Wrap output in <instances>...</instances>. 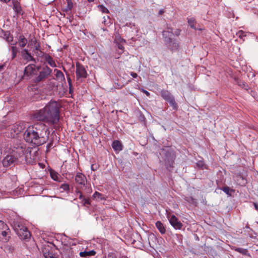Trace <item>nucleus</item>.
<instances>
[{
	"mask_svg": "<svg viewBox=\"0 0 258 258\" xmlns=\"http://www.w3.org/2000/svg\"><path fill=\"white\" fill-rule=\"evenodd\" d=\"M48 129L44 123L39 122L29 126L23 135L25 141L36 146L45 144L49 138Z\"/></svg>",
	"mask_w": 258,
	"mask_h": 258,
	"instance_id": "1",
	"label": "nucleus"
},
{
	"mask_svg": "<svg viewBox=\"0 0 258 258\" xmlns=\"http://www.w3.org/2000/svg\"><path fill=\"white\" fill-rule=\"evenodd\" d=\"M59 108L57 101L51 100L44 108L36 111L32 118L33 120L42 121L49 125H55L59 120Z\"/></svg>",
	"mask_w": 258,
	"mask_h": 258,
	"instance_id": "2",
	"label": "nucleus"
},
{
	"mask_svg": "<svg viewBox=\"0 0 258 258\" xmlns=\"http://www.w3.org/2000/svg\"><path fill=\"white\" fill-rule=\"evenodd\" d=\"M160 155L167 166L173 167L175 155L172 150L169 147H165L161 150Z\"/></svg>",
	"mask_w": 258,
	"mask_h": 258,
	"instance_id": "3",
	"label": "nucleus"
},
{
	"mask_svg": "<svg viewBox=\"0 0 258 258\" xmlns=\"http://www.w3.org/2000/svg\"><path fill=\"white\" fill-rule=\"evenodd\" d=\"M10 238L11 231L8 226L0 220V241L6 243L9 241Z\"/></svg>",
	"mask_w": 258,
	"mask_h": 258,
	"instance_id": "4",
	"label": "nucleus"
},
{
	"mask_svg": "<svg viewBox=\"0 0 258 258\" xmlns=\"http://www.w3.org/2000/svg\"><path fill=\"white\" fill-rule=\"evenodd\" d=\"M161 95L163 98L169 103L174 110L177 109L178 106L174 97L169 91L166 90H162L161 91Z\"/></svg>",
	"mask_w": 258,
	"mask_h": 258,
	"instance_id": "5",
	"label": "nucleus"
},
{
	"mask_svg": "<svg viewBox=\"0 0 258 258\" xmlns=\"http://www.w3.org/2000/svg\"><path fill=\"white\" fill-rule=\"evenodd\" d=\"M76 74L77 80L82 82L88 76L87 71L84 66L82 65L79 62H77L76 63Z\"/></svg>",
	"mask_w": 258,
	"mask_h": 258,
	"instance_id": "6",
	"label": "nucleus"
},
{
	"mask_svg": "<svg viewBox=\"0 0 258 258\" xmlns=\"http://www.w3.org/2000/svg\"><path fill=\"white\" fill-rule=\"evenodd\" d=\"M52 72V70L48 67H43L39 72V75L34 79V82L38 83L48 77Z\"/></svg>",
	"mask_w": 258,
	"mask_h": 258,
	"instance_id": "7",
	"label": "nucleus"
},
{
	"mask_svg": "<svg viewBox=\"0 0 258 258\" xmlns=\"http://www.w3.org/2000/svg\"><path fill=\"white\" fill-rule=\"evenodd\" d=\"M162 35L164 38V41L167 44L172 43L174 33L173 32V29L171 27H167V30L162 31Z\"/></svg>",
	"mask_w": 258,
	"mask_h": 258,
	"instance_id": "8",
	"label": "nucleus"
},
{
	"mask_svg": "<svg viewBox=\"0 0 258 258\" xmlns=\"http://www.w3.org/2000/svg\"><path fill=\"white\" fill-rule=\"evenodd\" d=\"M168 219L170 224L176 229H181L183 225L174 215H168Z\"/></svg>",
	"mask_w": 258,
	"mask_h": 258,
	"instance_id": "9",
	"label": "nucleus"
},
{
	"mask_svg": "<svg viewBox=\"0 0 258 258\" xmlns=\"http://www.w3.org/2000/svg\"><path fill=\"white\" fill-rule=\"evenodd\" d=\"M75 181L80 187L84 186L87 183V179L85 175L81 173H77L75 176Z\"/></svg>",
	"mask_w": 258,
	"mask_h": 258,
	"instance_id": "10",
	"label": "nucleus"
},
{
	"mask_svg": "<svg viewBox=\"0 0 258 258\" xmlns=\"http://www.w3.org/2000/svg\"><path fill=\"white\" fill-rule=\"evenodd\" d=\"M14 148L15 149L13 150L12 154L17 157V159L19 157L23 156L27 151L25 147L23 146H18L17 147H14Z\"/></svg>",
	"mask_w": 258,
	"mask_h": 258,
	"instance_id": "11",
	"label": "nucleus"
},
{
	"mask_svg": "<svg viewBox=\"0 0 258 258\" xmlns=\"http://www.w3.org/2000/svg\"><path fill=\"white\" fill-rule=\"evenodd\" d=\"M17 160V157L13 154L8 155L3 160V164L4 166L7 167L14 163Z\"/></svg>",
	"mask_w": 258,
	"mask_h": 258,
	"instance_id": "12",
	"label": "nucleus"
},
{
	"mask_svg": "<svg viewBox=\"0 0 258 258\" xmlns=\"http://www.w3.org/2000/svg\"><path fill=\"white\" fill-rule=\"evenodd\" d=\"M17 234L21 239L23 240L28 239L31 236L30 232L26 227L22 230H18Z\"/></svg>",
	"mask_w": 258,
	"mask_h": 258,
	"instance_id": "13",
	"label": "nucleus"
},
{
	"mask_svg": "<svg viewBox=\"0 0 258 258\" xmlns=\"http://www.w3.org/2000/svg\"><path fill=\"white\" fill-rule=\"evenodd\" d=\"M61 254L63 257L66 258H69L72 256L73 254V249L69 246H64L61 250Z\"/></svg>",
	"mask_w": 258,
	"mask_h": 258,
	"instance_id": "14",
	"label": "nucleus"
},
{
	"mask_svg": "<svg viewBox=\"0 0 258 258\" xmlns=\"http://www.w3.org/2000/svg\"><path fill=\"white\" fill-rule=\"evenodd\" d=\"M21 55L24 59L27 61H35V59L26 49H24L21 51Z\"/></svg>",
	"mask_w": 258,
	"mask_h": 258,
	"instance_id": "15",
	"label": "nucleus"
},
{
	"mask_svg": "<svg viewBox=\"0 0 258 258\" xmlns=\"http://www.w3.org/2000/svg\"><path fill=\"white\" fill-rule=\"evenodd\" d=\"M35 72V66L34 64H29L27 66L24 70V75H32Z\"/></svg>",
	"mask_w": 258,
	"mask_h": 258,
	"instance_id": "16",
	"label": "nucleus"
},
{
	"mask_svg": "<svg viewBox=\"0 0 258 258\" xmlns=\"http://www.w3.org/2000/svg\"><path fill=\"white\" fill-rule=\"evenodd\" d=\"M235 180L238 185L244 186L247 183V180L241 175H237L235 177Z\"/></svg>",
	"mask_w": 258,
	"mask_h": 258,
	"instance_id": "17",
	"label": "nucleus"
},
{
	"mask_svg": "<svg viewBox=\"0 0 258 258\" xmlns=\"http://www.w3.org/2000/svg\"><path fill=\"white\" fill-rule=\"evenodd\" d=\"M25 128L24 123H16L13 125L12 130L16 134H19Z\"/></svg>",
	"mask_w": 258,
	"mask_h": 258,
	"instance_id": "18",
	"label": "nucleus"
},
{
	"mask_svg": "<svg viewBox=\"0 0 258 258\" xmlns=\"http://www.w3.org/2000/svg\"><path fill=\"white\" fill-rule=\"evenodd\" d=\"M112 147L116 152H119L122 150V145L118 140L114 141L112 144Z\"/></svg>",
	"mask_w": 258,
	"mask_h": 258,
	"instance_id": "19",
	"label": "nucleus"
},
{
	"mask_svg": "<svg viewBox=\"0 0 258 258\" xmlns=\"http://www.w3.org/2000/svg\"><path fill=\"white\" fill-rule=\"evenodd\" d=\"M43 58L44 60L47 61L48 63L52 67H55L56 64L52 57L48 54H44Z\"/></svg>",
	"mask_w": 258,
	"mask_h": 258,
	"instance_id": "20",
	"label": "nucleus"
},
{
	"mask_svg": "<svg viewBox=\"0 0 258 258\" xmlns=\"http://www.w3.org/2000/svg\"><path fill=\"white\" fill-rule=\"evenodd\" d=\"M96 254V252L92 250L90 251H81L79 253V255L81 257H87L88 256L94 255Z\"/></svg>",
	"mask_w": 258,
	"mask_h": 258,
	"instance_id": "21",
	"label": "nucleus"
},
{
	"mask_svg": "<svg viewBox=\"0 0 258 258\" xmlns=\"http://www.w3.org/2000/svg\"><path fill=\"white\" fill-rule=\"evenodd\" d=\"M56 72V77L58 81L62 82L65 80V77L63 74L59 70L55 69L54 70Z\"/></svg>",
	"mask_w": 258,
	"mask_h": 258,
	"instance_id": "22",
	"label": "nucleus"
},
{
	"mask_svg": "<svg viewBox=\"0 0 258 258\" xmlns=\"http://www.w3.org/2000/svg\"><path fill=\"white\" fill-rule=\"evenodd\" d=\"M156 226L161 234H165L166 232V229L162 224V223L159 221L156 223Z\"/></svg>",
	"mask_w": 258,
	"mask_h": 258,
	"instance_id": "23",
	"label": "nucleus"
},
{
	"mask_svg": "<svg viewBox=\"0 0 258 258\" xmlns=\"http://www.w3.org/2000/svg\"><path fill=\"white\" fill-rule=\"evenodd\" d=\"M18 41L19 46L21 47H24L27 43V40L23 35L19 36Z\"/></svg>",
	"mask_w": 258,
	"mask_h": 258,
	"instance_id": "24",
	"label": "nucleus"
},
{
	"mask_svg": "<svg viewBox=\"0 0 258 258\" xmlns=\"http://www.w3.org/2000/svg\"><path fill=\"white\" fill-rule=\"evenodd\" d=\"M234 81L235 83H236L238 86L241 87L242 88H244L246 90H248V86L246 85L245 83L243 81H241L236 78H234Z\"/></svg>",
	"mask_w": 258,
	"mask_h": 258,
	"instance_id": "25",
	"label": "nucleus"
},
{
	"mask_svg": "<svg viewBox=\"0 0 258 258\" xmlns=\"http://www.w3.org/2000/svg\"><path fill=\"white\" fill-rule=\"evenodd\" d=\"M16 43L17 42H16L15 43H11V45H13L11 47L12 58H14L15 57H16L17 54L18 52V48L16 46H14L16 44Z\"/></svg>",
	"mask_w": 258,
	"mask_h": 258,
	"instance_id": "26",
	"label": "nucleus"
},
{
	"mask_svg": "<svg viewBox=\"0 0 258 258\" xmlns=\"http://www.w3.org/2000/svg\"><path fill=\"white\" fill-rule=\"evenodd\" d=\"M235 250L245 255L250 256L249 253L247 249L237 247L235 249Z\"/></svg>",
	"mask_w": 258,
	"mask_h": 258,
	"instance_id": "27",
	"label": "nucleus"
},
{
	"mask_svg": "<svg viewBox=\"0 0 258 258\" xmlns=\"http://www.w3.org/2000/svg\"><path fill=\"white\" fill-rule=\"evenodd\" d=\"M24 227H25L24 226L18 222H15L14 224V229L17 233H18V230H22Z\"/></svg>",
	"mask_w": 258,
	"mask_h": 258,
	"instance_id": "28",
	"label": "nucleus"
},
{
	"mask_svg": "<svg viewBox=\"0 0 258 258\" xmlns=\"http://www.w3.org/2000/svg\"><path fill=\"white\" fill-rule=\"evenodd\" d=\"M187 22H188V25L190 26V27L191 28L194 29L195 30L197 29V28L195 26V24H196V20L195 18H188Z\"/></svg>",
	"mask_w": 258,
	"mask_h": 258,
	"instance_id": "29",
	"label": "nucleus"
},
{
	"mask_svg": "<svg viewBox=\"0 0 258 258\" xmlns=\"http://www.w3.org/2000/svg\"><path fill=\"white\" fill-rule=\"evenodd\" d=\"M15 250V246L12 244H8L5 246V250L8 252H12Z\"/></svg>",
	"mask_w": 258,
	"mask_h": 258,
	"instance_id": "30",
	"label": "nucleus"
},
{
	"mask_svg": "<svg viewBox=\"0 0 258 258\" xmlns=\"http://www.w3.org/2000/svg\"><path fill=\"white\" fill-rule=\"evenodd\" d=\"M60 189H61V191H69L70 190V186L68 183H63L60 187Z\"/></svg>",
	"mask_w": 258,
	"mask_h": 258,
	"instance_id": "31",
	"label": "nucleus"
},
{
	"mask_svg": "<svg viewBox=\"0 0 258 258\" xmlns=\"http://www.w3.org/2000/svg\"><path fill=\"white\" fill-rule=\"evenodd\" d=\"M50 175H51V178L54 180L56 181H59V182L60 181L59 180V177H60V176L59 174H58L57 173L51 172L50 173Z\"/></svg>",
	"mask_w": 258,
	"mask_h": 258,
	"instance_id": "32",
	"label": "nucleus"
},
{
	"mask_svg": "<svg viewBox=\"0 0 258 258\" xmlns=\"http://www.w3.org/2000/svg\"><path fill=\"white\" fill-rule=\"evenodd\" d=\"M4 35L6 37V40L8 42L10 43L13 41V37L9 32H6Z\"/></svg>",
	"mask_w": 258,
	"mask_h": 258,
	"instance_id": "33",
	"label": "nucleus"
},
{
	"mask_svg": "<svg viewBox=\"0 0 258 258\" xmlns=\"http://www.w3.org/2000/svg\"><path fill=\"white\" fill-rule=\"evenodd\" d=\"M228 196H231V194H230V191H234L233 189H230L228 186H224L221 189Z\"/></svg>",
	"mask_w": 258,
	"mask_h": 258,
	"instance_id": "34",
	"label": "nucleus"
},
{
	"mask_svg": "<svg viewBox=\"0 0 258 258\" xmlns=\"http://www.w3.org/2000/svg\"><path fill=\"white\" fill-rule=\"evenodd\" d=\"M98 8H99L100 11H101L103 13H107V14H108V13H109V11L107 9V8H106V7L103 6V5H99L98 6Z\"/></svg>",
	"mask_w": 258,
	"mask_h": 258,
	"instance_id": "35",
	"label": "nucleus"
},
{
	"mask_svg": "<svg viewBox=\"0 0 258 258\" xmlns=\"http://www.w3.org/2000/svg\"><path fill=\"white\" fill-rule=\"evenodd\" d=\"M236 35L241 39H243V37L246 36L245 33L242 30L239 31L237 32Z\"/></svg>",
	"mask_w": 258,
	"mask_h": 258,
	"instance_id": "36",
	"label": "nucleus"
},
{
	"mask_svg": "<svg viewBox=\"0 0 258 258\" xmlns=\"http://www.w3.org/2000/svg\"><path fill=\"white\" fill-rule=\"evenodd\" d=\"M43 255L45 258H57L54 256L52 253L49 252H43Z\"/></svg>",
	"mask_w": 258,
	"mask_h": 258,
	"instance_id": "37",
	"label": "nucleus"
},
{
	"mask_svg": "<svg viewBox=\"0 0 258 258\" xmlns=\"http://www.w3.org/2000/svg\"><path fill=\"white\" fill-rule=\"evenodd\" d=\"M197 166L201 169H204L206 168V165L205 164L204 162L203 161H199L197 163Z\"/></svg>",
	"mask_w": 258,
	"mask_h": 258,
	"instance_id": "38",
	"label": "nucleus"
},
{
	"mask_svg": "<svg viewBox=\"0 0 258 258\" xmlns=\"http://www.w3.org/2000/svg\"><path fill=\"white\" fill-rule=\"evenodd\" d=\"M93 197L94 198H98V199H100L101 200L103 199L102 195L97 191L95 192V193L93 195Z\"/></svg>",
	"mask_w": 258,
	"mask_h": 258,
	"instance_id": "39",
	"label": "nucleus"
},
{
	"mask_svg": "<svg viewBox=\"0 0 258 258\" xmlns=\"http://www.w3.org/2000/svg\"><path fill=\"white\" fill-rule=\"evenodd\" d=\"M73 7V4L71 1L67 2V8L66 11H67L68 10H71Z\"/></svg>",
	"mask_w": 258,
	"mask_h": 258,
	"instance_id": "40",
	"label": "nucleus"
},
{
	"mask_svg": "<svg viewBox=\"0 0 258 258\" xmlns=\"http://www.w3.org/2000/svg\"><path fill=\"white\" fill-rule=\"evenodd\" d=\"M82 203L85 206L90 205V201L89 199H86L85 198H83L82 200Z\"/></svg>",
	"mask_w": 258,
	"mask_h": 258,
	"instance_id": "41",
	"label": "nucleus"
},
{
	"mask_svg": "<svg viewBox=\"0 0 258 258\" xmlns=\"http://www.w3.org/2000/svg\"><path fill=\"white\" fill-rule=\"evenodd\" d=\"M187 202L190 203L194 204L196 203L195 199H194L192 197H189L188 198V199H186Z\"/></svg>",
	"mask_w": 258,
	"mask_h": 258,
	"instance_id": "42",
	"label": "nucleus"
},
{
	"mask_svg": "<svg viewBox=\"0 0 258 258\" xmlns=\"http://www.w3.org/2000/svg\"><path fill=\"white\" fill-rule=\"evenodd\" d=\"M77 194L79 195V198L80 199L82 200L84 198V197L82 195V192L80 191H79V190L77 191Z\"/></svg>",
	"mask_w": 258,
	"mask_h": 258,
	"instance_id": "43",
	"label": "nucleus"
},
{
	"mask_svg": "<svg viewBox=\"0 0 258 258\" xmlns=\"http://www.w3.org/2000/svg\"><path fill=\"white\" fill-rule=\"evenodd\" d=\"M108 258H116V256L114 253H109L108 255Z\"/></svg>",
	"mask_w": 258,
	"mask_h": 258,
	"instance_id": "44",
	"label": "nucleus"
},
{
	"mask_svg": "<svg viewBox=\"0 0 258 258\" xmlns=\"http://www.w3.org/2000/svg\"><path fill=\"white\" fill-rule=\"evenodd\" d=\"M180 29H176L174 33V35H175L177 36H178L180 34Z\"/></svg>",
	"mask_w": 258,
	"mask_h": 258,
	"instance_id": "45",
	"label": "nucleus"
},
{
	"mask_svg": "<svg viewBox=\"0 0 258 258\" xmlns=\"http://www.w3.org/2000/svg\"><path fill=\"white\" fill-rule=\"evenodd\" d=\"M40 47V46L39 43H36V44H35V49L36 50H39Z\"/></svg>",
	"mask_w": 258,
	"mask_h": 258,
	"instance_id": "46",
	"label": "nucleus"
},
{
	"mask_svg": "<svg viewBox=\"0 0 258 258\" xmlns=\"http://www.w3.org/2000/svg\"><path fill=\"white\" fill-rule=\"evenodd\" d=\"M131 75L134 78H136L138 77V74L134 72H131Z\"/></svg>",
	"mask_w": 258,
	"mask_h": 258,
	"instance_id": "47",
	"label": "nucleus"
},
{
	"mask_svg": "<svg viewBox=\"0 0 258 258\" xmlns=\"http://www.w3.org/2000/svg\"><path fill=\"white\" fill-rule=\"evenodd\" d=\"M143 92H144L147 96H150V93L148 91H147L143 89Z\"/></svg>",
	"mask_w": 258,
	"mask_h": 258,
	"instance_id": "48",
	"label": "nucleus"
},
{
	"mask_svg": "<svg viewBox=\"0 0 258 258\" xmlns=\"http://www.w3.org/2000/svg\"><path fill=\"white\" fill-rule=\"evenodd\" d=\"M52 146V142H51V143H50L49 144H48V145H47V150H49V149L50 148H51Z\"/></svg>",
	"mask_w": 258,
	"mask_h": 258,
	"instance_id": "49",
	"label": "nucleus"
},
{
	"mask_svg": "<svg viewBox=\"0 0 258 258\" xmlns=\"http://www.w3.org/2000/svg\"><path fill=\"white\" fill-rule=\"evenodd\" d=\"M31 42H32V43H34V44H36V43H37V42H36V39H35V38H34V39H31Z\"/></svg>",
	"mask_w": 258,
	"mask_h": 258,
	"instance_id": "50",
	"label": "nucleus"
},
{
	"mask_svg": "<svg viewBox=\"0 0 258 258\" xmlns=\"http://www.w3.org/2000/svg\"><path fill=\"white\" fill-rule=\"evenodd\" d=\"M68 83L70 85V87L71 86V80L70 77L68 78Z\"/></svg>",
	"mask_w": 258,
	"mask_h": 258,
	"instance_id": "51",
	"label": "nucleus"
},
{
	"mask_svg": "<svg viewBox=\"0 0 258 258\" xmlns=\"http://www.w3.org/2000/svg\"><path fill=\"white\" fill-rule=\"evenodd\" d=\"M118 48L121 49V50H123L124 47L122 45H118Z\"/></svg>",
	"mask_w": 258,
	"mask_h": 258,
	"instance_id": "52",
	"label": "nucleus"
},
{
	"mask_svg": "<svg viewBox=\"0 0 258 258\" xmlns=\"http://www.w3.org/2000/svg\"><path fill=\"white\" fill-rule=\"evenodd\" d=\"M163 13H164V11L163 10H160L159 11V15H162Z\"/></svg>",
	"mask_w": 258,
	"mask_h": 258,
	"instance_id": "53",
	"label": "nucleus"
},
{
	"mask_svg": "<svg viewBox=\"0 0 258 258\" xmlns=\"http://www.w3.org/2000/svg\"><path fill=\"white\" fill-rule=\"evenodd\" d=\"M1 2H5V3H8L9 2L10 0H0Z\"/></svg>",
	"mask_w": 258,
	"mask_h": 258,
	"instance_id": "54",
	"label": "nucleus"
},
{
	"mask_svg": "<svg viewBox=\"0 0 258 258\" xmlns=\"http://www.w3.org/2000/svg\"><path fill=\"white\" fill-rule=\"evenodd\" d=\"M254 207H255V209L258 210V205L255 203L254 204Z\"/></svg>",
	"mask_w": 258,
	"mask_h": 258,
	"instance_id": "55",
	"label": "nucleus"
},
{
	"mask_svg": "<svg viewBox=\"0 0 258 258\" xmlns=\"http://www.w3.org/2000/svg\"><path fill=\"white\" fill-rule=\"evenodd\" d=\"M122 85H118V87H116L117 89H121L122 87Z\"/></svg>",
	"mask_w": 258,
	"mask_h": 258,
	"instance_id": "56",
	"label": "nucleus"
},
{
	"mask_svg": "<svg viewBox=\"0 0 258 258\" xmlns=\"http://www.w3.org/2000/svg\"><path fill=\"white\" fill-rule=\"evenodd\" d=\"M4 66L0 65V71H2L3 69Z\"/></svg>",
	"mask_w": 258,
	"mask_h": 258,
	"instance_id": "57",
	"label": "nucleus"
},
{
	"mask_svg": "<svg viewBox=\"0 0 258 258\" xmlns=\"http://www.w3.org/2000/svg\"><path fill=\"white\" fill-rule=\"evenodd\" d=\"M91 189L88 188L87 189V192H88V193H89V192H91Z\"/></svg>",
	"mask_w": 258,
	"mask_h": 258,
	"instance_id": "58",
	"label": "nucleus"
},
{
	"mask_svg": "<svg viewBox=\"0 0 258 258\" xmlns=\"http://www.w3.org/2000/svg\"><path fill=\"white\" fill-rule=\"evenodd\" d=\"M89 2H93L94 0H87Z\"/></svg>",
	"mask_w": 258,
	"mask_h": 258,
	"instance_id": "59",
	"label": "nucleus"
},
{
	"mask_svg": "<svg viewBox=\"0 0 258 258\" xmlns=\"http://www.w3.org/2000/svg\"><path fill=\"white\" fill-rule=\"evenodd\" d=\"M93 165L91 166V168H92V169L93 170H94V167H93Z\"/></svg>",
	"mask_w": 258,
	"mask_h": 258,
	"instance_id": "60",
	"label": "nucleus"
},
{
	"mask_svg": "<svg viewBox=\"0 0 258 258\" xmlns=\"http://www.w3.org/2000/svg\"><path fill=\"white\" fill-rule=\"evenodd\" d=\"M63 71H64V72H66V69H65V68H64V67L63 68Z\"/></svg>",
	"mask_w": 258,
	"mask_h": 258,
	"instance_id": "61",
	"label": "nucleus"
},
{
	"mask_svg": "<svg viewBox=\"0 0 258 258\" xmlns=\"http://www.w3.org/2000/svg\"><path fill=\"white\" fill-rule=\"evenodd\" d=\"M67 2H69V1H71V0H66Z\"/></svg>",
	"mask_w": 258,
	"mask_h": 258,
	"instance_id": "62",
	"label": "nucleus"
}]
</instances>
